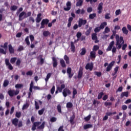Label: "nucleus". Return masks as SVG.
<instances>
[{"label": "nucleus", "instance_id": "1", "mask_svg": "<svg viewBox=\"0 0 131 131\" xmlns=\"http://www.w3.org/2000/svg\"><path fill=\"white\" fill-rule=\"evenodd\" d=\"M35 120V118L34 117V116H32L31 118V121L32 123H33L32 126V130H35V129H36V127L37 129H43V128H45V125L46 124V122L43 121L41 124V122H34ZM39 125H40L39 126Z\"/></svg>", "mask_w": 131, "mask_h": 131}, {"label": "nucleus", "instance_id": "2", "mask_svg": "<svg viewBox=\"0 0 131 131\" xmlns=\"http://www.w3.org/2000/svg\"><path fill=\"white\" fill-rule=\"evenodd\" d=\"M116 46H118V49H121L122 45L124 43V40H123V37L120 36L119 37V35H116Z\"/></svg>", "mask_w": 131, "mask_h": 131}, {"label": "nucleus", "instance_id": "3", "mask_svg": "<svg viewBox=\"0 0 131 131\" xmlns=\"http://www.w3.org/2000/svg\"><path fill=\"white\" fill-rule=\"evenodd\" d=\"M115 43V42L114 41H112L108 46L107 48L106 49V52H110V51H111L113 53V54H115L116 53V47L114 46V44Z\"/></svg>", "mask_w": 131, "mask_h": 131}, {"label": "nucleus", "instance_id": "4", "mask_svg": "<svg viewBox=\"0 0 131 131\" xmlns=\"http://www.w3.org/2000/svg\"><path fill=\"white\" fill-rule=\"evenodd\" d=\"M19 93H20V91L17 90L15 91V90H10L8 91L9 96L11 98L14 97V96H17V95H19Z\"/></svg>", "mask_w": 131, "mask_h": 131}, {"label": "nucleus", "instance_id": "5", "mask_svg": "<svg viewBox=\"0 0 131 131\" xmlns=\"http://www.w3.org/2000/svg\"><path fill=\"white\" fill-rule=\"evenodd\" d=\"M85 68L86 70H90V71H93V69H94V63L93 62H91V63H88L85 67Z\"/></svg>", "mask_w": 131, "mask_h": 131}, {"label": "nucleus", "instance_id": "6", "mask_svg": "<svg viewBox=\"0 0 131 131\" xmlns=\"http://www.w3.org/2000/svg\"><path fill=\"white\" fill-rule=\"evenodd\" d=\"M62 95L64 98H66L68 95H71V91L69 89L65 88L63 91Z\"/></svg>", "mask_w": 131, "mask_h": 131}, {"label": "nucleus", "instance_id": "7", "mask_svg": "<svg viewBox=\"0 0 131 131\" xmlns=\"http://www.w3.org/2000/svg\"><path fill=\"white\" fill-rule=\"evenodd\" d=\"M5 64L6 66H8V69H9V70H13V69H14L13 66H12L11 63H10V59L6 58L5 59Z\"/></svg>", "mask_w": 131, "mask_h": 131}, {"label": "nucleus", "instance_id": "8", "mask_svg": "<svg viewBox=\"0 0 131 131\" xmlns=\"http://www.w3.org/2000/svg\"><path fill=\"white\" fill-rule=\"evenodd\" d=\"M83 75V68H82V67H80L78 73V78L79 79H80L82 77V76Z\"/></svg>", "mask_w": 131, "mask_h": 131}, {"label": "nucleus", "instance_id": "9", "mask_svg": "<svg viewBox=\"0 0 131 131\" xmlns=\"http://www.w3.org/2000/svg\"><path fill=\"white\" fill-rule=\"evenodd\" d=\"M114 64H115V61H113L111 63H110L107 67L106 68V71L107 72H109V71H110L112 69V67L114 66Z\"/></svg>", "mask_w": 131, "mask_h": 131}, {"label": "nucleus", "instance_id": "10", "mask_svg": "<svg viewBox=\"0 0 131 131\" xmlns=\"http://www.w3.org/2000/svg\"><path fill=\"white\" fill-rule=\"evenodd\" d=\"M86 24V20L80 18L78 21V27H81L82 25Z\"/></svg>", "mask_w": 131, "mask_h": 131}, {"label": "nucleus", "instance_id": "11", "mask_svg": "<svg viewBox=\"0 0 131 131\" xmlns=\"http://www.w3.org/2000/svg\"><path fill=\"white\" fill-rule=\"evenodd\" d=\"M25 15H26V12L25 11L21 12L18 15V21H22L24 19H25L26 17H24Z\"/></svg>", "mask_w": 131, "mask_h": 131}, {"label": "nucleus", "instance_id": "12", "mask_svg": "<svg viewBox=\"0 0 131 131\" xmlns=\"http://www.w3.org/2000/svg\"><path fill=\"white\" fill-rule=\"evenodd\" d=\"M67 7H64V11H68L71 10V2L68 1L66 4Z\"/></svg>", "mask_w": 131, "mask_h": 131}, {"label": "nucleus", "instance_id": "13", "mask_svg": "<svg viewBox=\"0 0 131 131\" xmlns=\"http://www.w3.org/2000/svg\"><path fill=\"white\" fill-rule=\"evenodd\" d=\"M74 119H75V114L74 113L70 118V122L72 125H73V124L75 123L74 122Z\"/></svg>", "mask_w": 131, "mask_h": 131}, {"label": "nucleus", "instance_id": "14", "mask_svg": "<svg viewBox=\"0 0 131 131\" xmlns=\"http://www.w3.org/2000/svg\"><path fill=\"white\" fill-rule=\"evenodd\" d=\"M103 3L101 2L98 5V7L97 8V10H98V14H101L102 13V10H103Z\"/></svg>", "mask_w": 131, "mask_h": 131}, {"label": "nucleus", "instance_id": "15", "mask_svg": "<svg viewBox=\"0 0 131 131\" xmlns=\"http://www.w3.org/2000/svg\"><path fill=\"white\" fill-rule=\"evenodd\" d=\"M8 50L10 54H14V53H15V49L11 44L8 45Z\"/></svg>", "mask_w": 131, "mask_h": 131}, {"label": "nucleus", "instance_id": "16", "mask_svg": "<svg viewBox=\"0 0 131 131\" xmlns=\"http://www.w3.org/2000/svg\"><path fill=\"white\" fill-rule=\"evenodd\" d=\"M129 94V93L128 92V91L122 92L120 95L121 99H123V98H124V97L127 98L128 97Z\"/></svg>", "mask_w": 131, "mask_h": 131}, {"label": "nucleus", "instance_id": "17", "mask_svg": "<svg viewBox=\"0 0 131 131\" xmlns=\"http://www.w3.org/2000/svg\"><path fill=\"white\" fill-rule=\"evenodd\" d=\"M41 13H38L37 15V17L36 18V23H39L41 21Z\"/></svg>", "mask_w": 131, "mask_h": 131}, {"label": "nucleus", "instance_id": "18", "mask_svg": "<svg viewBox=\"0 0 131 131\" xmlns=\"http://www.w3.org/2000/svg\"><path fill=\"white\" fill-rule=\"evenodd\" d=\"M12 124L15 126H18V122H19V119L17 118H14L12 120Z\"/></svg>", "mask_w": 131, "mask_h": 131}, {"label": "nucleus", "instance_id": "19", "mask_svg": "<svg viewBox=\"0 0 131 131\" xmlns=\"http://www.w3.org/2000/svg\"><path fill=\"white\" fill-rule=\"evenodd\" d=\"M65 84H62L60 86L57 87V90L59 91V93H62V91L63 90V89H65Z\"/></svg>", "mask_w": 131, "mask_h": 131}, {"label": "nucleus", "instance_id": "20", "mask_svg": "<svg viewBox=\"0 0 131 131\" xmlns=\"http://www.w3.org/2000/svg\"><path fill=\"white\" fill-rule=\"evenodd\" d=\"M60 64L62 68H66V63H65V61L63 59H60Z\"/></svg>", "mask_w": 131, "mask_h": 131}, {"label": "nucleus", "instance_id": "21", "mask_svg": "<svg viewBox=\"0 0 131 131\" xmlns=\"http://www.w3.org/2000/svg\"><path fill=\"white\" fill-rule=\"evenodd\" d=\"M52 61L53 62V67L56 68L58 66V62H57V59L55 57H52Z\"/></svg>", "mask_w": 131, "mask_h": 131}, {"label": "nucleus", "instance_id": "22", "mask_svg": "<svg viewBox=\"0 0 131 131\" xmlns=\"http://www.w3.org/2000/svg\"><path fill=\"white\" fill-rule=\"evenodd\" d=\"M93 127V124H86L83 126V129H88V128H92Z\"/></svg>", "mask_w": 131, "mask_h": 131}, {"label": "nucleus", "instance_id": "23", "mask_svg": "<svg viewBox=\"0 0 131 131\" xmlns=\"http://www.w3.org/2000/svg\"><path fill=\"white\" fill-rule=\"evenodd\" d=\"M71 50L73 53H75V46L73 41L71 42Z\"/></svg>", "mask_w": 131, "mask_h": 131}, {"label": "nucleus", "instance_id": "24", "mask_svg": "<svg viewBox=\"0 0 131 131\" xmlns=\"http://www.w3.org/2000/svg\"><path fill=\"white\" fill-rule=\"evenodd\" d=\"M64 60L66 61V64H70V60L69 59V57L67 55H65L63 57Z\"/></svg>", "mask_w": 131, "mask_h": 131}, {"label": "nucleus", "instance_id": "25", "mask_svg": "<svg viewBox=\"0 0 131 131\" xmlns=\"http://www.w3.org/2000/svg\"><path fill=\"white\" fill-rule=\"evenodd\" d=\"M122 31L124 34H125L126 35H127L128 34V30L125 27H123L122 28Z\"/></svg>", "mask_w": 131, "mask_h": 131}, {"label": "nucleus", "instance_id": "26", "mask_svg": "<svg viewBox=\"0 0 131 131\" xmlns=\"http://www.w3.org/2000/svg\"><path fill=\"white\" fill-rule=\"evenodd\" d=\"M82 4H83V0H78L76 3V6L81 7V6H82Z\"/></svg>", "mask_w": 131, "mask_h": 131}, {"label": "nucleus", "instance_id": "27", "mask_svg": "<svg viewBox=\"0 0 131 131\" xmlns=\"http://www.w3.org/2000/svg\"><path fill=\"white\" fill-rule=\"evenodd\" d=\"M49 22H50V20H49V19L48 18H46V19H43L41 23H42L44 25H48Z\"/></svg>", "mask_w": 131, "mask_h": 131}, {"label": "nucleus", "instance_id": "28", "mask_svg": "<svg viewBox=\"0 0 131 131\" xmlns=\"http://www.w3.org/2000/svg\"><path fill=\"white\" fill-rule=\"evenodd\" d=\"M43 35L45 37H48L49 35H51V33L49 31H44L43 32Z\"/></svg>", "mask_w": 131, "mask_h": 131}, {"label": "nucleus", "instance_id": "29", "mask_svg": "<svg viewBox=\"0 0 131 131\" xmlns=\"http://www.w3.org/2000/svg\"><path fill=\"white\" fill-rule=\"evenodd\" d=\"M86 53V49H85V48H83L81 49V52L80 53V55H81V56H84Z\"/></svg>", "mask_w": 131, "mask_h": 131}, {"label": "nucleus", "instance_id": "30", "mask_svg": "<svg viewBox=\"0 0 131 131\" xmlns=\"http://www.w3.org/2000/svg\"><path fill=\"white\" fill-rule=\"evenodd\" d=\"M93 28L92 27H89V29H88L85 32V35H86V36H89V35H90V34H91V32L92 31V29Z\"/></svg>", "mask_w": 131, "mask_h": 131}, {"label": "nucleus", "instance_id": "31", "mask_svg": "<svg viewBox=\"0 0 131 131\" xmlns=\"http://www.w3.org/2000/svg\"><path fill=\"white\" fill-rule=\"evenodd\" d=\"M105 26H107L106 22H103L101 23L99 27V28H100V29H104V28H105Z\"/></svg>", "mask_w": 131, "mask_h": 131}, {"label": "nucleus", "instance_id": "32", "mask_svg": "<svg viewBox=\"0 0 131 131\" xmlns=\"http://www.w3.org/2000/svg\"><path fill=\"white\" fill-rule=\"evenodd\" d=\"M90 57L93 59H95L96 58V52L95 51H91L90 52Z\"/></svg>", "mask_w": 131, "mask_h": 131}, {"label": "nucleus", "instance_id": "33", "mask_svg": "<svg viewBox=\"0 0 131 131\" xmlns=\"http://www.w3.org/2000/svg\"><path fill=\"white\" fill-rule=\"evenodd\" d=\"M96 16H97V14L96 13L90 14L89 15V18L93 20V19H95V18H96Z\"/></svg>", "mask_w": 131, "mask_h": 131}, {"label": "nucleus", "instance_id": "34", "mask_svg": "<svg viewBox=\"0 0 131 131\" xmlns=\"http://www.w3.org/2000/svg\"><path fill=\"white\" fill-rule=\"evenodd\" d=\"M9 81L8 80H5L3 83V86L4 88H7L9 85Z\"/></svg>", "mask_w": 131, "mask_h": 131}, {"label": "nucleus", "instance_id": "35", "mask_svg": "<svg viewBox=\"0 0 131 131\" xmlns=\"http://www.w3.org/2000/svg\"><path fill=\"white\" fill-rule=\"evenodd\" d=\"M16 61H17V57H12L10 59V63L11 64H15Z\"/></svg>", "mask_w": 131, "mask_h": 131}, {"label": "nucleus", "instance_id": "36", "mask_svg": "<svg viewBox=\"0 0 131 131\" xmlns=\"http://www.w3.org/2000/svg\"><path fill=\"white\" fill-rule=\"evenodd\" d=\"M51 75H52V73H49L47 74L46 78H45L46 82H48V81H49V79H50Z\"/></svg>", "mask_w": 131, "mask_h": 131}, {"label": "nucleus", "instance_id": "37", "mask_svg": "<svg viewBox=\"0 0 131 131\" xmlns=\"http://www.w3.org/2000/svg\"><path fill=\"white\" fill-rule=\"evenodd\" d=\"M8 45H9V42H6L4 46L2 45L1 46V48H3V49H5V50H7L8 49Z\"/></svg>", "mask_w": 131, "mask_h": 131}, {"label": "nucleus", "instance_id": "38", "mask_svg": "<svg viewBox=\"0 0 131 131\" xmlns=\"http://www.w3.org/2000/svg\"><path fill=\"white\" fill-rule=\"evenodd\" d=\"M94 74L95 75H97L98 77H101V76H102V73H101L100 72L95 71L94 72Z\"/></svg>", "mask_w": 131, "mask_h": 131}, {"label": "nucleus", "instance_id": "39", "mask_svg": "<svg viewBox=\"0 0 131 131\" xmlns=\"http://www.w3.org/2000/svg\"><path fill=\"white\" fill-rule=\"evenodd\" d=\"M92 39L93 40H95V39H98V37H97V33H94L92 35Z\"/></svg>", "mask_w": 131, "mask_h": 131}, {"label": "nucleus", "instance_id": "40", "mask_svg": "<svg viewBox=\"0 0 131 131\" xmlns=\"http://www.w3.org/2000/svg\"><path fill=\"white\" fill-rule=\"evenodd\" d=\"M99 49H100V47H99V46L95 45L93 47V52H97V51H98V50H99Z\"/></svg>", "mask_w": 131, "mask_h": 131}, {"label": "nucleus", "instance_id": "41", "mask_svg": "<svg viewBox=\"0 0 131 131\" xmlns=\"http://www.w3.org/2000/svg\"><path fill=\"white\" fill-rule=\"evenodd\" d=\"M21 112H16L15 113V116L17 118H20L21 117Z\"/></svg>", "mask_w": 131, "mask_h": 131}, {"label": "nucleus", "instance_id": "42", "mask_svg": "<svg viewBox=\"0 0 131 131\" xmlns=\"http://www.w3.org/2000/svg\"><path fill=\"white\" fill-rule=\"evenodd\" d=\"M39 57L40 58V65H42L43 63H45V60L43 59V58H42V55H40Z\"/></svg>", "mask_w": 131, "mask_h": 131}, {"label": "nucleus", "instance_id": "43", "mask_svg": "<svg viewBox=\"0 0 131 131\" xmlns=\"http://www.w3.org/2000/svg\"><path fill=\"white\" fill-rule=\"evenodd\" d=\"M17 9H18V7H17L15 5L12 6L10 7L11 11H16V10H17Z\"/></svg>", "mask_w": 131, "mask_h": 131}, {"label": "nucleus", "instance_id": "44", "mask_svg": "<svg viewBox=\"0 0 131 131\" xmlns=\"http://www.w3.org/2000/svg\"><path fill=\"white\" fill-rule=\"evenodd\" d=\"M91 117H92V115H89L87 117H84V119L85 121H89V120H91Z\"/></svg>", "mask_w": 131, "mask_h": 131}, {"label": "nucleus", "instance_id": "45", "mask_svg": "<svg viewBox=\"0 0 131 131\" xmlns=\"http://www.w3.org/2000/svg\"><path fill=\"white\" fill-rule=\"evenodd\" d=\"M45 108H42L41 110H39L38 112L39 115H42V114H43V112H45Z\"/></svg>", "mask_w": 131, "mask_h": 131}, {"label": "nucleus", "instance_id": "46", "mask_svg": "<svg viewBox=\"0 0 131 131\" xmlns=\"http://www.w3.org/2000/svg\"><path fill=\"white\" fill-rule=\"evenodd\" d=\"M73 104L71 102H68L67 103V108H72Z\"/></svg>", "mask_w": 131, "mask_h": 131}, {"label": "nucleus", "instance_id": "47", "mask_svg": "<svg viewBox=\"0 0 131 131\" xmlns=\"http://www.w3.org/2000/svg\"><path fill=\"white\" fill-rule=\"evenodd\" d=\"M103 96H104V93L100 92V93H99V94L98 95V100H100V99H102V97H103Z\"/></svg>", "mask_w": 131, "mask_h": 131}, {"label": "nucleus", "instance_id": "48", "mask_svg": "<svg viewBox=\"0 0 131 131\" xmlns=\"http://www.w3.org/2000/svg\"><path fill=\"white\" fill-rule=\"evenodd\" d=\"M57 111H58V112H59V113H62V108L61 107V105H58L57 106Z\"/></svg>", "mask_w": 131, "mask_h": 131}, {"label": "nucleus", "instance_id": "49", "mask_svg": "<svg viewBox=\"0 0 131 131\" xmlns=\"http://www.w3.org/2000/svg\"><path fill=\"white\" fill-rule=\"evenodd\" d=\"M25 41L26 42L27 46H29L30 45V42L29 41V38L28 36L25 38Z\"/></svg>", "mask_w": 131, "mask_h": 131}, {"label": "nucleus", "instance_id": "50", "mask_svg": "<svg viewBox=\"0 0 131 131\" xmlns=\"http://www.w3.org/2000/svg\"><path fill=\"white\" fill-rule=\"evenodd\" d=\"M28 107H29V104H28V103H26L25 104H24L22 109L23 110H25V109H27V108H28Z\"/></svg>", "mask_w": 131, "mask_h": 131}, {"label": "nucleus", "instance_id": "51", "mask_svg": "<svg viewBox=\"0 0 131 131\" xmlns=\"http://www.w3.org/2000/svg\"><path fill=\"white\" fill-rule=\"evenodd\" d=\"M0 53L3 54V55H6L7 52L4 50V49L0 48Z\"/></svg>", "mask_w": 131, "mask_h": 131}, {"label": "nucleus", "instance_id": "52", "mask_svg": "<svg viewBox=\"0 0 131 131\" xmlns=\"http://www.w3.org/2000/svg\"><path fill=\"white\" fill-rule=\"evenodd\" d=\"M29 21L32 22V23H34V22H35V20L34 19V18H33V17L30 16L29 18Z\"/></svg>", "mask_w": 131, "mask_h": 131}, {"label": "nucleus", "instance_id": "53", "mask_svg": "<svg viewBox=\"0 0 131 131\" xmlns=\"http://www.w3.org/2000/svg\"><path fill=\"white\" fill-rule=\"evenodd\" d=\"M15 87L16 89H21V88H23V85L22 84H16Z\"/></svg>", "mask_w": 131, "mask_h": 131}, {"label": "nucleus", "instance_id": "54", "mask_svg": "<svg viewBox=\"0 0 131 131\" xmlns=\"http://www.w3.org/2000/svg\"><path fill=\"white\" fill-rule=\"evenodd\" d=\"M108 32H110V29L109 27H106L103 33H108Z\"/></svg>", "mask_w": 131, "mask_h": 131}, {"label": "nucleus", "instance_id": "55", "mask_svg": "<svg viewBox=\"0 0 131 131\" xmlns=\"http://www.w3.org/2000/svg\"><path fill=\"white\" fill-rule=\"evenodd\" d=\"M100 31H101V28L99 27H97L95 28L94 29V31L96 33H97V32H100Z\"/></svg>", "mask_w": 131, "mask_h": 131}, {"label": "nucleus", "instance_id": "56", "mask_svg": "<svg viewBox=\"0 0 131 131\" xmlns=\"http://www.w3.org/2000/svg\"><path fill=\"white\" fill-rule=\"evenodd\" d=\"M31 11L28 12L24 16V18H28V17H30L31 16Z\"/></svg>", "mask_w": 131, "mask_h": 131}, {"label": "nucleus", "instance_id": "57", "mask_svg": "<svg viewBox=\"0 0 131 131\" xmlns=\"http://www.w3.org/2000/svg\"><path fill=\"white\" fill-rule=\"evenodd\" d=\"M51 122H56L57 121V118L53 117L50 119Z\"/></svg>", "mask_w": 131, "mask_h": 131}, {"label": "nucleus", "instance_id": "58", "mask_svg": "<svg viewBox=\"0 0 131 131\" xmlns=\"http://www.w3.org/2000/svg\"><path fill=\"white\" fill-rule=\"evenodd\" d=\"M35 108L38 110V109H39V105H38V102L37 101H35Z\"/></svg>", "mask_w": 131, "mask_h": 131}, {"label": "nucleus", "instance_id": "59", "mask_svg": "<svg viewBox=\"0 0 131 131\" xmlns=\"http://www.w3.org/2000/svg\"><path fill=\"white\" fill-rule=\"evenodd\" d=\"M24 50V47L23 46H19L18 47L17 51L18 52H21V51H23Z\"/></svg>", "mask_w": 131, "mask_h": 131}, {"label": "nucleus", "instance_id": "60", "mask_svg": "<svg viewBox=\"0 0 131 131\" xmlns=\"http://www.w3.org/2000/svg\"><path fill=\"white\" fill-rule=\"evenodd\" d=\"M21 64V60L20 59H18L16 62V66H20Z\"/></svg>", "mask_w": 131, "mask_h": 131}, {"label": "nucleus", "instance_id": "61", "mask_svg": "<svg viewBox=\"0 0 131 131\" xmlns=\"http://www.w3.org/2000/svg\"><path fill=\"white\" fill-rule=\"evenodd\" d=\"M55 87L54 85H53L51 89V93L52 95H54V93H55Z\"/></svg>", "mask_w": 131, "mask_h": 131}, {"label": "nucleus", "instance_id": "62", "mask_svg": "<svg viewBox=\"0 0 131 131\" xmlns=\"http://www.w3.org/2000/svg\"><path fill=\"white\" fill-rule=\"evenodd\" d=\"M112 105V102H105L104 103V105L105 106V107H107L108 106H111Z\"/></svg>", "mask_w": 131, "mask_h": 131}, {"label": "nucleus", "instance_id": "63", "mask_svg": "<svg viewBox=\"0 0 131 131\" xmlns=\"http://www.w3.org/2000/svg\"><path fill=\"white\" fill-rule=\"evenodd\" d=\"M26 74H27V75H28V76H31L32 75V74H33V72H32V71H28V72L26 73Z\"/></svg>", "mask_w": 131, "mask_h": 131}, {"label": "nucleus", "instance_id": "64", "mask_svg": "<svg viewBox=\"0 0 131 131\" xmlns=\"http://www.w3.org/2000/svg\"><path fill=\"white\" fill-rule=\"evenodd\" d=\"M81 32H78L76 34V37H77V38H80V37H81Z\"/></svg>", "mask_w": 131, "mask_h": 131}]
</instances>
